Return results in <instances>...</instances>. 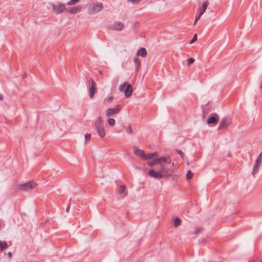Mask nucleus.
<instances>
[{
	"instance_id": "f257e3e1",
	"label": "nucleus",
	"mask_w": 262,
	"mask_h": 262,
	"mask_svg": "<svg viewBox=\"0 0 262 262\" xmlns=\"http://www.w3.org/2000/svg\"><path fill=\"white\" fill-rule=\"evenodd\" d=\"M178 168V164L176 161H172L169 157L165 156V179L176 181L178 175L174 173Z\"/></svg>"
},
{
	"instance_id": "9d476101",
	"label": "nucleus",
	"mask_w": 262,
	"mask_h": 262,
	"mask_svg": "<svg viewBox=\"0 0 262 262\" xmlns=\"http://www.w3.org/2000/svg\"><path fill=\"white\" fill-rule=\"evenodd\" d=\"M108 28L112 30L121 31L124 29V25L120 21H117L113 24L110 25Z\"/></svg>"
},
{
	"instance_id": "4c0bfd02",
	"label": "nucleus",
	"mask_w": 262,
	"mask_h": 262,
	"mask_svg": "<svg viewBox=\"0 0 262 262\" xmlns=\"http://www.w3.org/2000/svg\"><path fill=\"white\" fill-rule=\"evenodd\" d=\"M207 104H207L205 106L203 105V106H202V110H203V111H204V108H205V107L207 106Z\"/></svg>"
},
{
	"instance_id": "393cba45",
	"label": "nucleus",
	"mask_w": 262,
	"mask_h": 262,
	"mask_svg": "<svg viewBox=\"0 0 262 262\" xmlns=\"http://www.w3.org/2000/svg\"><path fill=\"white\" fill-rule=\"evenodd\" d=\"M107 122L110 126H113L115 125L116 121L113 118H108V119L107 120Z\"/></svg>"
},
{
	"instance_id": "5701e85b",
	"label": "nucleus",
	"mask_w": 262,
	"mask_h": 262,
	"mask_svg": "<svg viewBox=\"0 0 262 262\" xmlns=\"http://www.w3.org/2000/svg\"><path fill=\"white\" fill-rule=\"evenodd\" d=\"M259 165H260L259 164L255 163V165H254V166L253 168V171L252 173V174L253 176H254V175L258 172Z\"/></svg>"
},
{
	"instance_id": "cd10ccee",
	"label": "nucleus",
	"mask_w": 262,
	"mask_h": 262,
	"mask_svg": "<svg viewBox=\"0 0 262 262\" xmlns=\"http://www.w3.org/2000/svg\"><path fill=\"white\" fill-rule=\"evenodd\" d=\"M125 130L130 134H133V131L132 127L130 126L125 127Z\"/></svg>"
},
{
	"instance_id": "c9c22d12",
	"label": "nucleus",
	"mask_w": 262,
	"mask_h": 262,
	"mask_svg": "<svg viewBox=\"0 0 262 262\" xmlns=\"http://www.w3.org/2000/svg\"><path fill=\"white\" fill-rule=\"evenodd\" d=\"M201 230V228H197V229H196V230L195 231V234L199 233L200 232Z\"/></svg>"
},
{
	"instance_id": "c85d7f7f",
	"label": "nucleus",
	"mask_w": 262,
	"mask_h": 262,
	"mask_svg": "<svg viewBox=\"0 0 262 262\" xmlns=\"http://www.w3.org/2000/svg\"><path fill=\"white\" fill-rule=\"evenodd\" d=\"M194 59L193 58L190 57L187 59V64L188 66H190L194 62Z\"/></svg>"
},
{
	"instance_id": "6ab92c4d",
	"label": "nucleus",
	"mask_w": 262,
	"mask_h": 262,
	"mask_svg": "<svg viewBox=\"0 0 262 262\" xmlns=\"http://www.w3.org/2000/svg\"><path fill=\"white\" fill-rule=\"evenodd\" d=\"M114 99V97L113 96H111L107 97H106L103 101V103L105 105H107L108 104L111 103Z\"/></svg>"
},
{
	"instance_id": "bb28decb",
	"label": "nucleus",
	"mask_w": 262,
	"mask_h": 262,
	"mask_svg": "<svg viewBox=\"0 0 262 262\" xmlns=\"http://www.w3.org/2000/svg\"><path fill=\"white\" fill-rule=\"evenodd\" d=\"M192 176H193V173L192 172H191V171L190 170H189L187 172V174H186V177H187V179H190L192 178Z\"/></svg>"
},
{
	"instance_id": "a19ab883",
	"label": "nucleus",
	"mask_w": 262,
	"mask_h": 262,
	"mask_svg": "<svg viewBox=\"0 0 262 262\" xmlns=\"http://www.w3.org/2000/svg\"><path fill=\"white\" fill-rule=\"evenodd\" d=\"M260 89H262V81H261V84H260Z\"/></svg>"
},
{
	"instance_id": "4468645a",
	"label": "nucleus",
	"mask_w": 262,
	"mask_h": 262,
	"mask_svg": "<svg viewBox=\"0 0 262 262\" xmlns=\"http://www.w3.org/2000/svg\"><path fill=\"white\" fill-rule=\"evenodd\" d=\"M230 122L228 121L227 118L225 117L222 119L221 121L220 122L219 126L218 127L219 129H221L225 127H227L229 125Z\"/></svg>"
},
{
	"instance_id": "2f4dec72",
	"label": "nucleus",
	"mask_w": 262,
	"mask_h": 262,
	"mask_svg": "<svg viewBox=\"0 0 262 262\" xmlns=\"http://www.w3.org/2000/svg\"><path fill=\"white\" fill-rule=\"evenodd\" d=\"M141 0H128V2H132L134 4H139Z\"/></svg>"
},
{
	"instance_id": "1a4fd4ad",
	"label": "nucleus",
	"mask_w": 262,
	"mask_h": 262,
	"mask_svg": "<svg viewBox=\"0 0 262 262\" xmlns=\"http://www.w3.org/2000/svg\"><path fill=\"white\" fill-rule=\"evenodd\" d=\"M121 109V106L120 104L117 105L114 108H108L105 112V115L107 117H111L114 115L117 114L119 113Z\"/></svg>"
},
{
	"instance_id": "4be33fe9",
	"label": "nucleus",
	"mask_w": 262,
	"mask_h": 262,
	"mask_svg": "<svg viewBox=\"0 0 262 262\" xmlns=\"http://www.w3.org/2000/svg\"><path fill=\"white\" fill-rule=\"evenodd\" d=\"M173 223L174 227H177L181 225V220L178 217H176L173 220Z\"/></svg>"
},
{
	"instance_id": "a878e982",
	"label": "nucleus",
	"mask_w": 262,
	"mask_h": 262,
	"mask_svg": "<svg viewBox=\"0 0 262 262\" xmlns=\"http://www.w3.org/2000/svg\"><path fill=\"white\" fill-rule=\"evenodd\" d=\"M91 135L90 134H86L85 135V143L87 144L91 139Z\"/></svg>"
},
{
	"instance_id": "c756f323",
	"label": "nucleus",
	"mask_w": 262,
	"mask_h": 262,
	"mask_svg": "<svg viewBox=\"0 0 262 262\" xmlns=\"http://www.w3.org/2000/svg\"><path fill=\"white\" fill-rule=\"evenodd\" d=\"M135 62L136 65L137 69L138 70L139 67L140 66V60L138 58H136L135 59Z\"/></svg>"
},
{
	"instance_id": "39448f33",
	"label": "nucleus",
	"mask_w": 262,
	"mask_h": 262,
	"mask_svg": "<svg viewBox=\"0 0 262 262\" xmlns=\"http://www.w3.org/2000/svg\"><path fill=\"white\" fill-rule=\"evenodd\" d=\"M119 90L120 91L124 92V95L127 98L132 96L133 91L132 85L127 82L122 84L120 86Z\"/></svg>"
},
{
	"instance_id": "473e14b6",
	"label": "nucleus",
	"mask_w": 262,
	"mask_h": 262,
	"mask_svg": "<svg viewBox=\"0 0 262 262\" xmlns=\"http://www.w3.org/2000/svg\"><path fill=\"white\" fill-rule=\"evenodd\" d=\"M261 156H262V152L259 154L258 157L257 158V159L256 160V161H255V163L256 164H260V158H261Z\"/></svg>"
},
{
	"instance_id": "c03bdc74",
	"label": "nucleus",
	"mask_w": 262,
	"mask_h": 262,
	"mask_svg": "<svg viewBox=\"0 0 262 262\" xmlns=\"http://www.w3.org/2000/svg\"><path fill=\"white\" fill-rule=\"evenodd\" d=\"M260 262H262V260Z\"/></svg>"
},
{
	"instance_id": "dca6fc26",
	"label": "nucleus",
	"mask_w": 262,
	"mask_h": 262,
	"mask_svg": "<svg viewBox=\"0 0 262 262\" xmlns=\"http://www.w3.org/2000/svg\"><path fill=\"white\" fill-rule=\"evenodd\" d=\"M208 5V3L207 1H206L203 2L202 6L199 8V10L200 11L199 13H200L201 15H203L205 12Z\"/></svg>"
},
{
	"instance_id": "aec40b11",
	"label": "nucleus",
	"mask_w": 262,
	"mask_h": 262,
	"mask_svg": "<svg viewBox=\"0 0 262 262\" xmlns=\"http://www.w3.org/2000/svg\"><path fill=\"white\" fill-rule=\"evenodd\" d=\"M125 186L124 185H120L119 186L118 191V193L122 196H125L126 193L125 192Z\"/></svg>"
},
{
	"instance_id": "f8f14e48",
	"label": "nucleus",
	"mask_w": 262,
	"mask_h": 262,
	"mask_svg": "<svg viewBox=\"0 0 262 262\" xmlns=\"http://www.w3.org/2000/svg\"><path fill=\"white\" fill-rule=\"evenodd\" d=\"M82 8L81 6H76L71 7L67 10V12L71 14H75L81 11Z\"/></svg>"
},
{
	"instance_id": "ddd939ff",
	"label": "nucleus",
	"mask_w": 262,
	"mask_h": 262,
	"mask_svg": "<svg viewBox=\"0 0 262 262\" xmlns=\"http://www.w3.org/2000/svg\"><path fill=\"white\" fill-rule=\"evenodd\" d=\"M92 86L90 89V95L91 99H93L96 92V83L92 80Z\"/></svg>"
},
{
	"instance_id": "20e7f679",
	"label": "nucleus",
	"mask_w": 262,
	"mask_h": 262,
	"mask_svg": "<svg viewBox=\"0 0 262 262\" xmlns=\"http://www.w3.org/2000/svg\"><path fill=\"white\" fill-rule=\"evenodd\" d=\"M50 6L52 11L56 15L60 14L67 10L66 5L62 3H58L57 4L51 3Z\"/></svg>"
},
{
	"instance_id": "79ce46f5",
	"label": "nucleus",
	"mask_w": 262,
	"mask_h": 262,
	"mask_svg": "<svg viewBox=\"0 0 262 262\" xmlns=\"http://www.w3.org/2000/svg\"><path fill=\"white\" fill-rule=\"evenodd\" d=\"M69 209V207H68L67 208V212L68 211Z\"/></svg>"
},
{
	"instance_id": "7ed1b4c3",
	"label": "nucleus",
	"mask_w": 262,
	"mask_h": 262,
	"mask_svg": "<svg viewBox=\"0 0 262 262\" xmlns=\"http://www.w3.org/2000/svg\"><path fill=\"white\" fill-rule=\"evenodd\" d=\"M149 154L153 155L150 158H148L147 165L152 167L157 165H160L164 161V158L159 157L157 152L149 153Z\"/></svg>"
},
{
	"instance_id": "7c9ffc66",
	"label": "nucleus",
	"mask_w": 262,
	"mask_h": 262,
	"mask_svg": "<svg viewBox=\"0 0 262 262\" xmlns=\"http://www.w3.org/2000/svg\"><path fill=\"white\" fill-rule=\"evenodd\" d=\"M197 38H198V36H197V34H195L193 37V38H192V39L191 40L190 43H194L196 40H197Z\"/></svg>"
},
{
	"instance_id": "f3484780",
	"label": "nucleus",
	"mask_w": 262,
	"mask_h": 262,
	"mask_svg": "<svg viewBox=\"0 0 262 262\" xmlns=\"http://www.w3.org/2000/svg\"><path fill=\"white\" fill-rule=\"evenodd\" d=\"M103 120L102 117L101 116H99L94 123L95 128L103 126Z\"/></svg>"
},
{
	"instance_id": "423d86ee",
	"label": "nucleus",
	"mask_w": 262,
	"mask_h": 262,
	"mask_svg": "<svg viewBox=\"0 0 262 262\" xmlns=\"http://www.w3.org/2000/svg\"><path fill=\"white\" fill-rule=\"evenodd\" d=\"M36 183L33 181H30L24 184H19L16 185L17 188L21 191H27L34 188Z\"/></svg>"
},
{
	"instance_id": "9b49d317",
	"label": "nucleus",
	"mask_w": 262,
	"mask_h": 262,
	"mask_svg": "<svg viewBox=\"0 0 262 262\" xmlns=\"http://www.w3.org/2000/svg\"><path fill=\"white\" fill-rule=\"evenodd\" d=\"M219 120V116L216 113H213L207 119V123L209 124L216 125Z\"/></svg>"
},
{
	"instance_id": "6e6552de",
	"label": "nucleus",
	"mask_w": 262,
	"mask_h": 262,
	"mask_svg": "<svg viewBox=\"0 0 262 262\" xmlns=\"http://www.w3.org/2000/svg\"><path fill=\"white\" fill-rule=\"evenodd\" d=\"M148 174L151 178L160 179L163 178L164 175V171L163 168H162V166H161V168L159 170H156V169H150L148 171Z\"/></svg>"
},
{
	"instance_id": "0eeeda50",
	"label": "nucleus",
	"mask_w": 262,
	"mask_h": 262,
	"mask_svg": "<svg viewBox=\"0 0 262 262\" xmlns=\"http://www.w3.org/2000/svg\"><path fill=\"white\" fill-rule=\"evenodd\" d=\"M134 154L138 157H141L144 160H147L148 158H150L153 155L151 154H145L144 150L138 148L136 146L133 147Z\"/></svg>"
},
{
	"instance_id": "e433bc0d",
	"label": "nucleus",
	"mask_w": 262,
	"mask_h": 262,
	"mask_svg": "<svg viewBox=\"0 0 262 262\" xmlns=\"http://www.w3.org/2000/svg\"><path fill=\"white\" fill-rule=\"evenodd\" d=\"M9 258H11L12 257V252H10L7 254Z\"/></svg>"
},
{
	"instance_id": "412c9836",
	"label": "nucleus",
	"mask_w": 262,
	"mask_h": 262,
	"mask_svg": "<svg viewBox=\"0 0 262 262\" xmlns=\"http://www.w3.org/2000/svg\"><path fill=\"white\" fill-rule=\"evenodd\" d=\"M8 248V244L6 241H0V250L3 251Z\"/></svg>"
},
{
	"instance_id": "b1692460",
	"label": "nucleus",
	"mask_w": 262,
	"mask_h": 262,
	"mask_svg": "<svg viewBox=\"0 0 262 262\" xmlns=\"http://www.w3.org/2000/svg\"><path fill=\"white\" fill-rule=\"evenodd\" d=\"M80 0H70L69 1L67 5L68 6H72L77 4L79 2Z\"/></svg>"
},
{
	"instance_id": "f03ea898",
	"label": "nucleus",
	"mask_w": 262,
	"mask_h": 262,
	"mask_svg": "<svg viewBox=\"0 0 262 262\" xmlns=\"http://www.w3.org/2000/svg\"><path fill=\"white\" fill-rule=\"evenodd\" d=\"M87 13L90 15H94L100 12L103 8L101 3H89L85 5Z\"/></svg>"
},
{
	"instance_id": "2eb2a0df",
	"label": "nucleus",
	"mask_w": 262,
	"mask_h": 262,
	"mask_svg": "<svg viewBox=\"0 0 262 262\" xmlns=\"http://www.w3.org/2000/svg\"><path fill=\"white\" fill-rule=\"evenodd\" d=\"M96 129L100 138H103L105 136L106 133L104 126L96 127Z\"/></svg>"
},
{
	"instance_id": "ea45409f",
	"label": "nucleus",
	"mask_w": 262,
	"mask_h": 262,
	"mask_svg": "<svg viewBox=\"0 0 262 262\" xmlns=\"http://www.w3.org/2000/svg\"><path fill=\"white\" fill-rule=\"evenodd\" d=\"M198 21H196V19L194 20V25L196 24Z\"/></svg>"
},
{
	"instance_id": "72a5a7b5",
	"label": "nucleus",
	"mask_w": 262,
	"mask_h": 262,
	"mask_svg": "<svg viewBox=\"0 0 262 262\" xmlns=\"http://www.w3.org/2000/svg\"><path fill=\"white\" fill-rule=\"evenodd\" d=\"M177 151L181 156V157H183L184 153L182 150L178 149Z\"/></svg>"
},
{
	"instance_id": "37998d69",
	"label": "nucleus",
	"mask_w": 262,
	"mask_h": 262,
	"mask_svg": "<svg viewBox=\"0 0 262 262\" xmlns=\"http://www.w3.org/2000/svg\"><path fill=\"white\" fill-rule=\"evenodd\" d=\"M99 73L100 74H102V71H100L99 72Z\"/></svg>"
},
{
	"instance_id": "f704fd0d",
	"label": "nucleus",
	"mask_w": 262,
	"mask_h": 262,
	"mask_svg": "<svg viewBox=\"0 0 262 262\" xmlns=\"http://www.w3.org/2000/svg\"><path fill=\"white\" fill-rule=\"evenodd\" d=\"M202 15H201V14H200V13H199V14H198V15H197V16L195 17V19H196V21H198V20L200 19V17H201V16H202Z\"/></svg>"
},
{
	"instance_id": "58836bf2",
	"label": "nucleus",
	"mask_w": 262,
	"mask_h": 262,
	"mask_svg": "<svg viewBox=\"0 0 262 262\" xmlns=\"http://www.w3.org/2000/svg\"><path fill=\"white\" fill-rule=\"evenodd\" d=\"M3 99V97L2 95L0 94V101L2 100Z\"/></svg>"
},
{
	"instance_id": "a211bd4d",
	"label": "nucleus",
	"mask_w": 262,
	"mask_h": 262,
	"mask_svg": "<svg viewBox=\"0 0 262 262\" xmlns=\"http://www.w3.org/2000/svg\"><path fill=\"white\" fill-rule=\"evenodd\" d=\"M147 51L145 48H141L137 53V55L138 56H141L142 57H145L146 56Z\"/></svg>"
}]
</instances>
